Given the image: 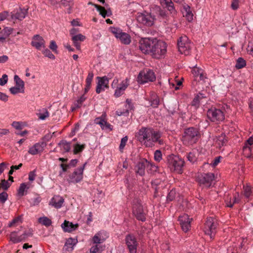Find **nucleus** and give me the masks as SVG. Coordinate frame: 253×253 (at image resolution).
Segmentation results:
<instances>
[{
	"label": "nucleus",
	"mask_w": 253,
	"mask_h": 253,
	"mask_svg": "<svg viewBox=\"0 0 253 253\" xmlns=\"http://www.w3.org/2000/svg\"><path fill=\"white\" fill-rule=\"evenodd\" d=\"M98 84H100L102 86L106 87V89L109 88V78L107 76L102 77H97Z\"/></svg>",
	"instance_id": "nucleus-29"
},
{
	"label": "nucleus",
	"mask_w": 253,
	"mask_h": 253,
	"mask_svg": "<svg viewBox=\"0 0 253 253\" xmlns=\"http://www.w3.org/2000/svg\"><path fill=\"white\" fill-rule=\"evenodd\" d=\"M46 146V144L45 141H40L31 147L28 150V153L32 155L41 154Z\"/></svg>",
	"instance_id": "nucleus-17"
},
{
	"label": "nucleus",
	"mask_w": 253,
	"mask_h": 253,
	"mask_svg": "<svg viewBox=\"0 0 253 253\" xmlns=\"http://www.w3.org/2000/svg\"><path fill=\"white\" fill-rule=\"evenodd\" d=\"M9 91L12 94H16L18 93H23L24 90L21 89L20 88L13 86L9 88Z\"/></svg>",
	"instance_id": "nucleus-55"
},
{
	"label": "nucleus",
	"mask_w": 253,
	"mask_h": 253,
	"mask_svg": "<svg viewBox=\"0 0 253 253\" xmlns=\"http://www.w3.org/2000/svg\"><path fill=\"white\" fill-rule=\"evenodd\" d=\"M49 47L50 49H51L53 52L56 53L57 52V45L54 41H51L50 42V45Z\"/></svg>",
	"instance_id": "nucleus-60"
},
{
	"label": "nucleus",
	"mask_w": 253,
	"mask_h": 253,
	"mask_svg": "<svg viewBox=\"0 0 253 253\" xmlns=\"http://www.w3.org/2000/svg\"><path fill=\"white\" fill-rule=\"evenodd\" d=\"M205 97V96L203 94L200 93L194 97L191 102V105L195 107L196 108L199 107L200 102L201 101L202 99Z\"/></svg>",
	"instance_id": "nucleus-30"
},
{
	"label": "nucleus",
	"mask_w": 253,
	"mask_h": 253,
	"mask_svg": "<svg viewBox=\"0 0 253 253\" xmlns=\"http://www.w3.org/2000/svg\"><path fill=\"white\" fill-rule=\"evenodd\" d=\"M247 49L249 54L253 56V41L249 42Z\"/></svg>",
	"instance_id": "nucleus-64"
},
{
	"label": "nucleus",
	"mask_w": 253,
	"mask_h": 253,
	"mask_svg": "<svg viewBox=\"0 0 253 253\" xmlns=\"http://www.w3.org/2000/svg\"><path fill=\"white\" fill-rule=\"evenodd\" d=\"M43 48L44 49L42 50V53L45 56L47 57L50 59H55V56L48 48Z\"/></svg>",
	"instance_id": "nucleus-44"
},
{
	"label": "nucleus",
	"mask_w": 253,
	"mask_h": 253,
	"mask_svg": "<svg viewBox=\"0 0 253 253\" xmlns=\"http://www.w3.org/2000/svg\"><path fill=\"white\" fill-rule=\"evenodd\" d=\"M184 16L189 21H191L193 20V15L190 10V7L188 5H185L184 7V11L183 12Z\"/></svg>",
	"instance_id": "nucleus-32"
},
{
	"label": "nucleus",
	"mask_w": 253,
	"mask_h": 253,
	"mask_svg": "<svg viewBox=\"0 0 253 253\" xmlns=\"http://www.w3.org/2000/svg\"><path fill=\"white\" fill-rule=\"evenodd\" d=\"M84 144L80 145L79 144H76L74 146V153L75 154H77L78 153L82 152L84 149Z\"/></svg>",
	"instance_id": "nucleus-47"
},
{
	"label": "nucleus",
	"mask_w": 253,
	"mask_h": 253,
	"mask_svg": "<svg viewBox=\"0 0 253 253\" xmlns=\"http://www.w3.org/2000/svg\"><path fill=\"white\" fill-rule=\"evenodd\" d=\"M253 144V137H250L246 141L244 146H243V150L244 153L250 152L251 151V148L249 146Z\"/></svg>",
	"instance_id": "nucleus-35"
},
{
	"label": "nucleus",
	"mask_w": 253,
	"mask_h": 253,
	"mask_svg": "<svg viewBox=\"0 0 253 253\" xmlns=\"http://www.w3.org/2000/svg\"><path fill=\"white\" fill-rule=\"evenodd\" d=\"M32 236V231L31 230L25 231L22 235H20L21 241H25L27 238Z\"/></svg>",
	"instance_id": "nucleus-46"
},
{
	"label": "nucleus",
	"mask_w": 253,
	"mask_h": 253,
	"mask_svg": "<svg viewBox=\"0 0 253 253\" xmlns=\"http://www.w3.org/2000/svg\"><path fill=\"white\" fill-rule=\"evenodd\" d=\"M132 212L137 219L141 221H145V214L144 212L143 207L140 201L137 199L134 200L133 202Z\"/></svg>",
	"instance_id": "nucleus-9"
},
{
	"label": "nucleus",
	"mask_w": 253,
	"mask_h": 253,
	"mask_svg": "<svg viewBox=\"0 0 253 253\" xmlns=\"http://www.w3.org/2000/svg\"><path fill=\"white\" fill-rule=\"evenodd\" d=\"M8 81V76L6 74L2 75V78H0V85H4Z\"/></svg>",
	"instance_id": "nucleus-61"
},
{
	"label": "nucleus",
	"mask_w": 253,
	"mask_h": 253,
	"mask_svg": "<svg viewBox=\"0 0 253 253\" xmlns=\"http://www.w3.org/2000/svg\"><path fill=\"white\" fill-rule=\"evenodd\" d=\"M103 251L102 247L99 245H95L94 246H92L90 249V253H101Z\"/></svg>",
	"instance_id": "nucleus-43"
},
{
	"label": "nucleus",
	"mask_w": 253,
	"mask_h": 253,
	"mask_svg": "<svg viewBox=\"0 0 253 253\" xmlns=\"http://www.w3.org/2000/svg\"><path fill=\"white\" fill-rule=\"evenodd\" d=\"M154 17L150 13H139L137 16V21L147 26H151L154 24Z\"/></svg>",
	"instance_id": "nucleus-11"
},
{
	"label": "nucleus",
	"mask_w": 253,
	"mask_h": 253,
	"mask_svg": "<svg viewBox=\"0 0 253 253\" xmlns=\"http://www.w3.org/2000/svg\"><path fill=\"white\" fill-rule=\"evenodd\" d=\"M161 137L160 133L152 129V134L150 135L149 137L147 140L145 145L146 147H152L154 145V143L159 142L160 144H161V141L159 140Z\"/></svg>",
	"instance_id": "nucleus-19"
},
{
	"label": "nucleus",
	"mask_w": 253,
	"mask_h": 253,
	"mask_svg": "<svg viewBox=\"0 0 253 253\" xmlns=\"http://www.w3.org/2000/svg\"><path fill=\"white\" fill-rule=\"evenodd\" d=\"M176 193L175 190H171L168 194L167 196V201H171L173 200L176 196Z\"/></svg>",
	"instance_id": "nucleus-51"
},
{
	"label": "nucleus",
	"mask_w": 253,
	"mask_h": 253,
	"mask_svg": "<svg viewBox=\"0 0 253 253\" xmlns=\"http://www.w3.org/2000/svg\"><path fill=\"white\" fill-rule=\"evenodd\" d=\"M41 201V198L39 195H37L35 197L31 198L30 202L33 206L38 205Z\"/></svg>",
	"instance_id": "nucleus-49"
},
{
	"label": "nucleus",
	"mask_w": 253,
	"mask_h": 253,
	"mask_svg": "<svg viewBox=\"0 0 253 253\" xmlns=\"http://www.w3.org/2000/svg\"><path fill=\"white\" fill-rule=\"evenodd\" d=\"M192 220V218H190L189 215L186 214H183L179 216L178 221L184 232H187L191 229V222Z\"/></svg>",
	"instance_id": "nucleus-12"
},
{
	"label": "nucleus",
	"mask_w": 253,
	"mask_h": 253,
	"mask_svg": "<svg viewBox=\"0 0 253 253\" xmlns=\"http://www.w3.org/2000/svg\"><path fill=\"white\" fill-rule=\"evenodd\" d=\"M110 30L117 38L119 37L122 32L120 29L115 27H111Z\"/></svg>",
	"instance_id": "nucleus-52"
},
{
	"label": "nucleus",
	"mask_w": 253,
	"mask_h": 253,
	"mask_svg": "<svg viewBox=\"0 0 253 253\" xmlns=\"http://www.w3.org/2000/svg\"><path fill=\"white\" fill-rule=\"evenodd\" d=\"M177 47L178 51L181 54L187 55L190 53L191 44L187 36H181L178 39Z\"/></svg>",
	"instance_id": "nucleus-6"
},
{
	"label": "nucleus",
	"mask_w": 253,
	"mask_h": 253,
	"mask_svg": "<svg viewBox=\"0 0 253 253\" xmlns=\"http://www.w3.org/2000/svg\"><path fill=\"white\" fill-rule=\"evenodd\" d=\"M85 36L81 34L72 36V40L73 42L74 46L77 49H80V42L84 41L85 40Z\"/></svg>",
	"instance_id": "nucleus-26"
},
{
	"label": "nucleus",
	"mask_w": 253,
	"mask_h": 253,
	"mask_svg": "<svg viewBox=\"0 0 253 253\" xmlns=\"http://www.w3.org/2000/svg\"><path fill=\"white\" fill-rule=\"evenodd\" d=\"M11 183L9 182L8 180L2 179L0 183V188H1L4 190H6L10 186Z\"/></svg>",
	"instance_id": "nucleus-45"
},
{
	"label": "nucleus",
	"mask_w": 253,
	"mask_h": 253,
	"mask_svg": "<svg viewBox=\"0 0 253 253\" xmlns=\"http://www.w3.org/2000/svg\"><path fill=\"white\" fill-rule=\"evenodd\" d=\"M152 128L148 127L141 128L137 134L138 140L145 145L150 135L152 134Z\"/></svg>",
	"instance_id": "nucleus-15"
},
{
	"label": "nucleus",
	"mask_w": 253,
	"mask_h": 253,
	"mask_svg": "<svg viewBox=\"0 0 253 253\" xmlns=\"http://www.w3.org/2000/svg\"><path fill=\"white\" fill-rule=\"evenodd\" d=\"M39 221L40 223H42V225H45L46 226H49L52 223L51 220L47 217H42L39 218Z\"/></svg>",
	"instance_id": "nucleus-39"
},
{
	"label": "nucleus",
	"mask_w": 253,
	"mask_h": 253,
	"mask_svg": "<svg viewBox=\"0 0 253 253\" xmlns=\"http://www.w3.org/2000/svg\"><path fill=\"white\" fill-rule=\"evenodd\" d=\"M156 80L154 72L149 69H146L140 72L138 77L137 81L140 84L153 82Z\"/></svg>",
	"instance_id": "nucleus-8"
},
{
	"label": "nucleus",
	"mask_w": 253,
	"mask_h": 253,
	"mask_svg": "<svg viewBox=\"0 0 253 253\" xmlns=\"http://www.w3.org/2000/svg\"><path fill=\"white\" fill-rule=\"evenodd\" d=\"M160 100L156 95H152L151 98V105L154 108L157 107L159 104Z\"/></svg>",
	"instance_id": "nucleus-41"
},
{
	"label": "nucleus",
	"mask_w": 253,
	"mask_h": 253,
	"mask_svg": "<svg viewBox=\"0 0 253 253\" xmlns=\"http://www.w3.org/2000/svg\"><path fill=\"white\" fill-rule=\"evenodd\" d=\"M31 45L37 49L40 50L42 48H45V42L42 37L36 35L32 38Z\"/></svg>",
	"instance_id": "nucleus-18"
},
{
	"label": "nucleus",
	"mask_w": 253,
	"mask_h": 253,
	"mask_svg": "<svg viewBox=\"0 0 253 253\" xmlns=\"http://www.w3.org/2000/svg\"><path fill=\"white\" fill-rule=\"evenodd\" d=\"M95 123L100 126L101 128L104 130L111 131L113 129V126L101 118H97L95 120Z\"/></svg>",
	"instance_id": "nucleus-23"
},
{
	"label": "nucleus",
	"mask_w": 253,
	"mask_h": 253,
	"mask_svg": "<svg viewBox=\"0 0 253 253\" xmlns=\"http://www.w3.org/2000/svg\"><path fill=\"white\" fill-rule=\"evenodd\" d=\"M94 76L93 73L92 72H89L88 74V75L87 76V78L86 79V83H87L88 84H91V82L92 81L93 78Z\"/></svg>",
	"instance_id": "nucleus-59"
},
{
	"label": "nucleus",
	"mask_w": 253,
	"mask_h": 253,
	"mask_svg": "<svg viewBox=\"0 0 253 253\" xmlns=\"http://www.w3.org/2000/svg\"><path fill=\"white\" fill-rule=\"evenodd\" d=\"M77 241L73 238L68 239L64 246L65 249L68 251H71L73 250V246L76 244Z\"/></svg>",
	"instance_id": "nucleus-31"
},
{
	"label": "nucleus",
	"mask_w": 253,
	"mask_h": 253,
	"mask_svg": "<svg viewBox=\"0 0 253 253\" xmlns=\"http://www.w3.org/2000/svg\"><path fill=\"white\" fill-rule=\"evenodd\" d=\"M149 166L152 167L151 164L147 160L143 159L139 162L135 166V172L140 176H143L145 174V169Z\"/></svg>",
	"instance_id": "nucleus-16"
},
{
	"label": "nucleus",
	"mask_w": 253,
	"mask_h": 253,
	"mask_svg": "<svg viewBox=\"0 0 253 253\" xmlns=\"http://www.w3.org/2000/svg\"><path fill=\"white\" fill-rule=\"evenodd\" d=\"M61 227L64 232H71L75 231L79 227L78 224H73L68 221L65 220L64 222L61 224Z\"/></svg>",
	"instance_id": "nucleus-21"
},
{
	"label": "nucleus",
	"mask_w": 253,
	"mask_h": 253,
	"mask_svg": "<svg viewBox=\"0 0 253 253\" xmlns=\"http://www.w3.org/2000/svg\"><path fill=\"white\" fill-rule=\"evenodd\" d=\"M86 98L84 97V95L81 96L80 98L77 101V102L75 103V105L76 108H79L81 106L84 100Z\"/></svg>",
	"instance_id": "nucleus-58"
},
{
	"label": "nucleus",
	"mask_w": 253,
	"mask_h": 253,
	"mask_svg": "<svg viewBox=\"0 0 253 253\" xmlns=\"http://www.w3.org/2000/svg\"><path fill=\"white\" fill-rule=\"evenodd\" d=\"M217 222L215 219L211 217L207 218L205 224L204 231L205 233L210 236L211 239H213L216 233Z\"/></svg>",
	"instance_id": "nucleus-5"
},
{
	"label": "nucleus",
	"mask_w": 253,
	"mask_h": 253,
	"mask_svg": "<svg viewBox=\"0 0 253 253\" xmlns=\"http://www.w3.org/2000/svg\"><path fill=\"white\" fill-rule=\"evenodd\" d=\"M167 52V45L165 42L156 39L153 45V48L150 54L153 58L159 59L162 57Z\"/></svg>",
	"instance_id": "nucleus-3"
},
{
	"label": "nucleus",
	"mask_w": 253,
	"mask_h": 253,
	"mask_svg": "<svg viewBox=\"0 0 253 253\" xmlns=\"http://www.w3.org/2000/svg\"><path fill=\"white\" fill-rule=\"evenodd\" d=\"M215 142L217 146L220 148L222 146L225 145L227 142V139L224 134L216 136Z\"/></svg>",
	"instance_id": "nucleus-27"
},
{
	"label": "nucleus",
	"mask_w": 253,
	"mask_h": 253,
	"mask_svg": "<svg viewBox=\"0 0 253 253\" xmlns=\"http://www.w3.org/2000/svg\"><path fill=\"white\" fill-rule=\"evenodd\" d=\"M117 39H119L121 42L125 44H128L131 42L130 36L128 34L123 32Z\"/></svg>",
	"instance_id": "nucleus-28"
},
{
	"label": "nucleus",
	"mask_w": 253,
	"mask_h": 253,
	"mask_svg": "<svg viewBox=\"0 0 253 253\" xmlns=\"http://www.w3.org/2000/svg\"><path fill=\"white\" fill-rule=\"evenodd\" d=\"M92 240L94 244L98 245V244L102 243L104 240L101 239L100 234L98 233L93 237Z\"/></svg>",
	"instance_id": "nucleus-54"
},
{
	"label": "nucleus",
	"mask_w": 253,
	"mask_h": 253,
	"mask_svg": "<svg viewBox=\"0 0 253 253\" xmlns=\"http://www.w3.org/2000/svg\"><path fill=\"white\" fill-rule=\"evenodd\" d=\"M162 6L168 9L171 13L174 14L176 12L173 3L171 0H160Z\"/></svg>",
	"instance_id": "nucleus-25"
},
{
	"label": "nucleus",
	"mask_w": 253,
	"mask_h": 253,
	"mask_svg": "<svg viewBox=\"0 0 253 253\" xmlns=\"http://www.w3.org/2000/svg\"><path fill=\"white\" fill-rule=\"evenodd\" d=\"M37 115L40 120H44L49 117V112L46 108H43Z\"/></svg>",
	"instance_id": "nucleus-38"
},
{
	"label": "nucleus",
	"mask_w": 253,
	"mask_h": 253,
	"mask_svg": "<svg viewBox=\"0 0 253 253\" xmlns=\"http://www.w3.org/2000/svg\"><path fill=\"white\" fill-rule=\"evenodd\" d=\"M199 137L200 133L196 128L189 127L184 130L182 141L185 145H192L197 142Z\"/></svg>",
	"instance_id": "nucleus-2"
},
{
	"label": "nucleus",
	"mask_w": 253,
	"mask_h": 253,
	"mask_svg": "<svg viewBox=\"0 0 253 253\" xmlns=\"http://www.w3.org/2000/svg\"><path fill=\"white\" fill-rule=\"evenodd\" d=\"M244 195L247 197L249 198L251 194V188L249 186H244Z\"/></svg>",
	"instance_id": "nucleus-57"
},
{
	"label": "nucleus",
	"mask_w": 253,
	"mask_h": 253,
	"mask_svg": "<svg viewBox=\"0 0 253 253\" xmlns=\"http://www.w3.org/2000/svg\"><path fill=\"white\" fill-rule=\"evenodd\" d=\"M154 159L157 162H160L162 159V154L160 150H156L155 152Z\"/></svg>",
	"instance_id": "nucleus-56"
},
{
	"label": "nucleus",
	"mask_w": 253,
	"mask_h": 253,
	"mask_svg": "<svg viewBox=\"0 0 253 253\" xmlns=\"http://www.w3.org/2000/svg\"><path fill=\"white\" fill-rule=\"evenodd\" d=\"M188 160L192 163H194L197 160V157L196 154L193 152H189L187 156Z\"/></svg>",
	"instance_id": "nucleus-48"
},
{
	"label": "nucleus",
	"mask_w": 253,
	"mask_h": 253,
	"mask_svg": "<svg viewBox=\"0 0 253 253\" xmlns=\"http://www.w3.org/2000/svg\"><path fill=\"white\" fill-rule=\"evenodd\" d=\"M86 164V163H85L82 167L76 169L69 176V181L71 182L78 183L82 180L83 171Z\"/></svg>",
	"instance_id": "nucleus-13"
},
{
	"label": "nucleus",
	"mask_w": 253,
	"mask_h": 253,
	"mask_svg": "<svg viewBox=\"0 0 253 253\" xmlns=\"http://www.w3.org/2000/svg\"><path fill=\"white\" fill-rule=\"evenodd\" d=\"M59 145L65 152H69L70 150V143L68 142L65 140H62L59 142Z\"/></svg>",
	"instance_id": "nucleus-37"
},
{
	"label": "nucleus",
	"mask_w": 253,
	"mask_h": 253,
	"mask_svg": "<svg viewBox=\"0 0 253 253\" xmlns=\"http://www.w3.org/2000/svg\"><path fill=\"white\" fill-rule=\"evenodd\" d=\"M7 197L8 195L5 192H3L1 193H0V201L2 203H5L7 199Z\"/></svg>",
	"instance_id": "nucleus-62"
},
{
	"label": "nucleus",
	"mask_w": 253,
	"mask_h": 253,
	"mask_svg": "<svg viewBox=\"0 0 253 253\" xmlns=\"http://www.w3.org/2000/svg\"><path fill=\"white\" fill-rule=\"evenodd\" d=\"M29 188V186L28 184L25 183H22L20 184V187L18 190V196L22 197L25 195V191H27V190Z\"/></svg>",
	"instance_id": "nucleus-33"
},
{
	"label": "nucleus",
	"mask_w": 253,
	"mask_h": 253,
	"mask_svg": "<svg viewBox=\"0 0 253 253\" xmlns=\"http://www.w3.org/2000/svg\"><path fill=\"white\" fill-rule=\"evenodd\" d=\"M207 117L212 122L218 123L224 120V114L220 109L211 108L207 111Z\"/></svg>",
	"instance_id": "nucleus-7"
},
{
	"label": "nucleus",
	"mask_w": 253,
	"mask_h": 253,
	"mask_svg": "<svg viewBox=\"0 0 253 253\" xmlns=\"http://www.w3.org/2000/svg\"><path fill=\"white\" fill-rule=\"evenodd\" d=\"M156 39L154 38H141L139 42V49L143 53L149 54L153 48V45Z\"/></svg>",
	"instance_id": "nucleus-4"
},
{
	"label": "nucleus",
	"mask_w": 253,
	"mask_h": 253,
	"mask_svg": "<svg viewBox=\"0 0 253 253\" xmlns=\"http://www.w3.org/2000/svg\"><path fill=\"white\" fill-rule=\"evenodd\" d=\"M128 85V79L126 78L125 80H123L116 87L114 93V96L116 97H119L123 95L125 90L127 87Z\"/></svg>",
	"instance_id": "nucleus-20"
},
{
	"label": "nucleus",
	"mask_w": 253,
	"mask_h": 253,
	"mask_svg": "<svg viewBox=\"0 0 253 253\" xmlns=\"http://www.w3.org/2000/svg\"><path fill=\"white\" fill-rule=\"evenodd\" d=\"M94 7L97 9V11L99 12L100 14L104 18L106 16H109L110 14L107 13V11L104 7L98 5L97 4H94Z\"/></svg>",
	"instance_id": "nucleus-36"
},
{
	"label": "nucleus",
	"mask_w": 253,
	"mask_h": 253,
	"mask_svg": "<svg viewBox=\"0 0 253 253\" xmlns=\"http://www.w3.org/2000/svg\"><path fill=\"white\" fill-rule=\"evenodd\" d=\"M184 163V161L179 156L170 155L167 157V164L171 171L181 173Z\"/></svg>",
	"instance_id": "nucleus-1"
},
{
	"label": "nucleus",
	"mask_w": 253,
	"mask_h": 253,
	"mask_svg": "<svg viewBox=\"0 0 253 253\" xmlns=\"http://www.w3.org/2000/svg\"><path fill=\"white\" fill-rule=\"evenodd\" d=\"M127 140H128V137L127 136H126L122 138L121 141V143L119 146V149L121 152H122L123 150H124V149L126 145V143L127 141Z\"/></svg>",
	"instance_id": "nucleus-50"
},
{
	"label": "nucleus",
	"mask_w": 253,
	"mask_h": 253,
	"mask_svg": "<svg viewBox=\"0 0 253 253\" xmlns=\"http://www.w3.org/2000/svg\"><path fill=\"white\" fill-rule=\"evenodd\" d=\"M246 65V61L243 58L240 57L237 60L235 67L237 69H240L245 67Z\"/></svg>",
	"instance_id": "nucleus-40"
},
{
	"label": "nucleus",
	"mask_w": 253,
	"mask_h": 253,
	"mask_svg": "<svg viewBox=\"0 0 253 253\" xmlns=\"http://www.w3.org/2000/svg\"><path fill=\"white\" fill-rule=\"evenodd\" d=\"M125 240L130 253H136L138 244L135 237L132 235H128Z\"/></svg>",
	"instance_id": "nucleus-14"
},
{
	"label": "nucleus",
	"mask_w": 253,
	"mask_h": 253,
	"mask_svg": "<svg viewBox=\"0 0 253 253\" xmlns=\"http://www.w3.org/2000/svg\"><path fill=\"white\" fill-rule=\"evenodd\" d=\"M203 71V70L201 68L198 67H194V69L192 70V74L195 77V78H196L197 79L199 76V75L201 74V73H202Z\"/></svg>",
	"instance_id": "nucleus-53"
},
{
	"label": "nucleus",
	"mask_w": 253,
	"mask_h": 253,
	"mask_svg": "<svg viewBox=\"0 0 253 253\" xmlns=\"http://www.w3.org/2000/svg\"><path fill=\"white\" fill-rule=\"evenodd\" d=\"M12 29L11 28L6 27L2 30L4 36L7 38L12 32Z\"/></svg>",
	"instance_id": "nucleus-63"
},
{
	"label": "nucleus",
	"mask_w": 253,
	"mask_h": 253,
	"mask_svg": "<svg viewBox=\"0 0 253 253\" xmlns=\"http://www.w3.org/2000/svg\"><path fill=\"white\" fill-rule=\"evenodd\" d=\"M14 80L15 82V87L20 88L21 89L24 91V83L17 75H15L14 77Z\"/></svg>",
	"instance_id": "nucleus-34"
},
{
	"label": "nucleus",
	"mask_w": 253,
	"mask_h": 253,
	"mask_svg": "<svg viewBox=\"0 0 253 253\" xmlns=\"http://www.w3.org/2000/svg\"><path fill=\"white\" fill-rule=\"evenodd\" d=\"M214 179V174L212 173H201L198 177V181L201 185L209 188Z\"/></svg>",
	"instance_id": "nucleus-10"
},
{
	"label": "nucleus",
	"mask_w": 253,
	"mask_h": 253,
	"mask_svg": "<svg viewBox=\"0 0 253 253\" xmlns=\"http://www.w3.org/2000/svg\"><path fill=\"white\" fill-rule=\"evenodd\" d=\"M27 9L20 8L17 10L16 12L14 11L12 13V19L22 20L25 17L27 13Z\"/></svg>",
	"instance_id": "nucleus-22"
},
{
	"label": "nucleus",
	"mask_w": 253,
	"mask_h": 253,
	"mask_svg": "<svg viewBox=\"0 0 253 253\" xmlns=\"http://www.w3.org/2000/svg\"><path fill=\"white\" fill-rule=\"evenodd\" d=\"M64 202V199L59 196H55L51 200L50 205L58 209L60 208Z\"/></svg>",
	"instance_id": "nucleus-24"
},
{
	"label": "nucleus",
	"mask_w": 253,
	"mask_h": 253,
	"mask_svg": "<svg viewBox=\"0 0 253 253\" xmlns=\"http://www.w3.org/2000/svg\"><path fill=\"white\" fill-rule=\"evenodd\" d=\"M10 240L14 243L21 242L20 236L17 235L16 232H13L10 234Z\"/></svg>",
	"instance_id": "nucleus-42"
}]
</instances>
